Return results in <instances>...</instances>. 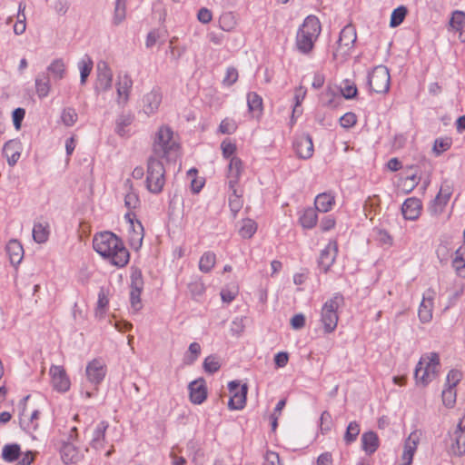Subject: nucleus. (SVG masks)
<instances>
[{"mask_svg":"<svg viewBox=\"0 0 465 465\" xmlns=\"http://www.w3.org/2000/svg\"><path fill=\"white\" fill-rule=\"evenodd\" d=\"M321 34V23L315 15H309L296 35V47L303 54H309Z\"/></svg>","mask_w":465,"mask_h":465,"instance_id":"1","label":"nucleus"},{"mask_svg":"<svg viewBox=\"0 0 465 465\" xmlns=\"http://www.w3.org/2000/svg\"><path fill=\"white\" fill-rule=\"evenodd\" d=\"M173 131L167 126H162L156 134L153 144L152 156L157 158H166L168 161L177 156L179 145L173 139Z\"/></svg>","mask_w":465,"mask_h":465,"instance_id":"2","label":"nucleus"},{"mask_svg":"<svg viewBox=\"0 0 465 465\" xmlns=\"http://www.w3.org/2000/svg\"><path fill=\"white\" fill-rule=\"evenodd\" d=\"M440 356L437 352H430L421 356L414 371L416 383L427 386L438 376Z\"/></svg>","mask_w":465,"mask_h":465,"instance_id":"3","label":"nucleus"},{"mask_svg":"<svg viewBox=\"0 0 465 465\" xmlns=\"http://www.w3.org/2000/svg\"><path fill=\"white\" fill-rule=\"evenodd\" d=\"M165 183V169L159 158L150 156L147 160L146 188L153 193L163 191Z\"/></svg>","mask_w":465,"mask_h":465,"instance_id":"4","label":"nucleus"},{"mask_svg":"<svg viewBox=\"0 0 465 465\" xmlns=\"http://www.w3.org/2000/svg\"><path fill=\"white\" fill-rule=\"evenodd\" d=\"M343 302V296L341 293H335L322 305L321 322L326 333H331L336 329L339 320L337 310Z\"/></svg>","mask_w":465,"mask_h":465,"instance_id":"5","label":"nucleus"},{"mask_svg":"<svg viewBox=\"0 0 465 465\" xmlns=\"http://www.w3.org/2000/svg\"><path fill=\"white\" fill-rule=\"evenodd\" d=\"M357 39L356 28L353 25H345L337 41V48L333 51V58L338 59L339 56L344 57L349 54Z\"/></svg>","mask_w":465,"mask_h":465,"instance_id":"6","label":"nucleus"},{"mask_svg":"<svg viewBox=\"0 0 465 465\" xmlns=\"http://www.w3.org/2000/svg\"><path fill=\"white\" fill-rule=\"evenodd\" d=\"M368 84L371 92L385 94L390 88V74L384 65H379L368 75Z\"/></svg>","mask_w":465,"mask_h":465,"instance_id":"7","label":"nucleus"},{"mask_svg":"<svg viewBox=\"0 0 465 465\" xmlns=\"http://www.w3.org/2000/svg\"><path fill=\"white\" fill-rule=\"evenodd\" d=\"M93 246L101 256H108L113 247L121 246V239L111 232H104L94 237Z\"/></svg>","mask_w":465,"mask_h":465,"instance_id":"8","label":"nucleus"},{"mask_svg":"<svg viewBox=\"0 0 465 465\" xmlns=\"http://www.w3.org/2000/svg\"><path fill=\"white\" fill-rule=\"evenodd\" d=\"M450 444L449 451L454 456H463L465 454V421L461 419L457 424L455 430L449 433Z\"/></svg>","mask_w":465,"mask_h":465,"instance_id":"9","label":"nucleus"},{"mask_svg":"<svg viewBox=\"0 0 465 465\" xmlns=\"http://www.w3.org/2000/svg\"><path fill=\"white\" fill-rule=\"evenodd\" d=\"M239 387L240 382L238 381H232L228 383V389L232 393L228 402V407L231 410H242L245 406L248 386L242 384L240 390Z\"/></svg>","mask_w":465,"mask_h":465,"instance_id":"10","label":"nucleus"},{"mask_svg":"<svg viewBox=\"0 0 465 465\" xmlns=\"http://www.w3.org/2000/svg\"><path fill=\"white\" fill-rule=\"evenodd\" d=\"M106 372V365L102 359H94L88 362L85 369L87 380L94 384L95 388L104 381Z\"/></svg>","mask_w":465,"mask_h":465,"instance_id":"11","label":"nucleus"},{"mask_svg":"<svg viewBox=\"0 0 465 465\" xmlns=\"http://www.w3.org/2000/svg\"><path fill=\"white\" fill-rule=\"evenodd\" d=\"M113 73L105 61H100L97 64V77L95 83V91L105 92L112 87Z\"/></svg>","mask_w":465,"mask_h":465,"instance_id":"12","label":"nucleus"},{"mask_svg":"<svg viewBox=\"0 0 465 465\" xmlns=\"http://www.w3.org/2000/svg\"><path fill=\"white\" fill-rule=\"evenodd\" d=\"M453 192L452 185L447 181L440 186L439 193L436 195L430 206V212L434 214H440L443 212Z\"/></svg>","mask_w":465,"mask_h":465,"instance_id":"13","label":"nucleus"},{"mask_svg":"<svg viewBox=\"0 0 465 465\" xmlns=\"http://www.w3.org/2000/svg\"><path fill=\"white\" fill-rule=\"evenodd\" d=\"M50 374L52 376L53 386L56 391L65 392L69 390L70 381L64 367L56 365L51 366Z\"/></svg>","mask_w":465,"mask_h":465,"instance_id":"14","label":"nucleus"},{"mask_svg":"<svg viewBox=\"0 0 465 465\" xmlns=\"http://www.w3.org/2000/svg\"><path fill=\"white\" fill-rule=\"evenodd\" d=\"M436 292L433 289H428L423 294L418 315L422 322H429L432 318L433 300Z\"/></svg>","mask_w":465,"mask_h":465,"instance_id":"15","label":"nucleus"},{"mask_svg":"<svg viewBox=\"0 0 465 465\" xmlns=\"http://www.w3.org/2000/svg\"><path fill=\"white\" fill-rule=\"evenodd\" d=\"M293 147L299 158L306 160L313 154V143L309 134L297 137L293 143Z\"/></svg>","mask_w":465,"mask_h":465,"instance_id":"16","label":"nucleus"},{"mask_svg":"<svg viewBox=\"0 0 465 465\" xmlns=\"http://www.w3.org/2000/svg\"><path fill=\"white\" fill-rule=\"evenodd\" d=\"M190 400L194 404L203 403L207 397V388L203 378H199L189 383Z\"/></svg>","mask_w":465,"mask_h":465,"instance_id":"17","label":"nucleus"},{"mask_svg":"<svg viewBox=\"0 0 465 465\" xmlns=\"http://www.w3.org/2000/svg\"><path fill=\"white\" fill-rule=\"evenodd\" d=\"M338 252L336 242H330L325 249L321 252L318 261L319 266L326 272L335 261Z\"/></svg>","mask_w":465,"mask_h":465,"instance_id":"18","label":"nucleus"},{"mask_svg":"<svg viewBox=\"0 0 465 465\" xmlns=\"http://www.w3.org/2000/svg\"><path fill=\"white\" fill-rule=\"evenodd\" d=\"M104 257L110 259L112 264L117 267H124L128 263L130 254L127 249L124 246L123 242L121 241V246L113 247L110 250V253L108 254V256Z\"/></svg>","mask_w":465,"mask_h":465,"instance_id":"19","label":"nucleus"},{"mask_svg":"<svg viewBox=\"0 0 465 465\" xmlns=\"http://www.w3.org/2000/svg\"><path fill=\"white\" fill-rule=\"evenodd\" d=\"M242 172V162L238 157H232L228 165V184L230 189H237Z\"/></svg>","mask_w":465,"mask_h":465,"instance_id":"20","label":"nucleus"},{"mask_svg":"<svg viewBox=\"0 0 465 465\" xmlns=\"http://www.w3.org/2000/svg\"><path fill=\"white\" fill-rule=\"evenodd\" d=\"M421 202L417 198H408L402 204L401 212L407 220L414 221L420 214Z\"/></svg>","mask_w":465,"mask_h":465,"instance_id":"21","label":"nucleus"},{"mask_svg":"<svg viewBox=\"0 0 465 465\" xmlns=\"http://www.w3.org/2000/svg\"><path fill=\"white\" fill-rule=\"evenodd\" d=\"M11 264L18 265L24 258V248L18 240H10L5 247Z\"/></svg>","mask_w":465,"mask_h":465,"instance_id":"22","label":"nucleus"},{"mask_svg":"<svg viewBox=\"0 0 465 465\" xmlns=\"http://www.w3.org/2000/svg\"><path fill=\"white\" fill-rule=\"evenodd\" d=\"M107 421H101L97 424L95 430L93 433V438L91 440L90 445L96 450H101L104 448L105 445V431L108 429Z\"/></svg>","mask_w":465,"mask_h":465,"instance_id":"23","label":"nucleus"},{"mask_svg":"<svg viewBox=\"0 0 465 465\" xmlns=\"http://www.w3.org/2000/svg\"><path fill=\"white\" fill-rule=\"evenodd\" d=\"M132 85L133 81L129 75L124 74L123 77L119 78V81L116 84L117 100L119 104H125L127 103Z\"/></svg>","mask_w":465,"mask_h":465,"instance_id":"24","label":"nucleus"},{"mask_svg":"<svg viewBox=\"0 0 465 465\" xmlns=\"http://www.w3.org/2000/svg\"><path fill=\"white\" fill-rule=\"evenodd\" d=\"M143 102V111L146 114L149 115L153 114L158 109L162 102V95L158 91L153 90L144 95Z\"/></svg>","mask_w":465,"mask_h":465,"instance_id":"25","label":"nucleus"},{"mask_svg":"<svg viewBox=\"0 0 465 465\" xmlns=\"http://www.w3.org/2000/svg\"><path fill=\"white\" fill-rule=\"evenodd\" d=\"M18 149L19 142L16 140L7 141L3 147V153L7 158V162L11 166L15 165L20 157Z\"/></svg>","mask_w":465,"mask_h":465,"instance_id":"26","label":"nucleus"},{"mask_svg":"<svg viewBox=\"0 0 465 465\" xmlns=\"http://www.w3.org/2000/svg\"><path fill=\"white\" fill-rule=\"evenodd\" d=\"M361 445L363 450L368 454L374 453L379 447V439L375 432H364L361 436Z\"/></svg>","mask_w":465,"mask_h":465,"instance_id":"27","label":"nucleus"},{"mask_svg":"<svg viewBox=\"0 0 465 465\" xmlns=\"http://www.w3.org/2000/svg\"><path fill=\"white\" fill-rule=\"evenodd\" d=\"M143 239V226L140 221L136 220V226H134L130 232L129 243L134 250L138 251L142 246Z\"/></svg>","mask_w":465,"mask_h":465,"instance_id":"28","label":"nucleus"},{"mask_svg":"<svg viewBox=\"0 0 465 465\" xmlns=\"http://www.w3.org/2000/svg\"><path fill=\"white\" fill-rule=\"evenodd\" d=\"M50 77L47 74H39L35 78V91L39 98H45L50 92Z\"/></svg>","mask_w":465,"mask_h":465,"instance_id":"29","label":"nucleus"},{"mask_svg":"<svg viewBox=\"0 0 465 465\" xmlns=\"http://www.w3.org/2000/svg\"><path fill=\"white\" fill-rule=\"evenodd\" d=\"M49 224L48 223H36L33 228V238L37 243H44L49 237Z\"/></svg>","mask_w":465,"mask_h":465,"instance_id":"30","label":"nucleus"},{"mask_svg":"<svg viewBox=\"0 0 465 465\" xmlns=\"http://www.w3.org/2000/svg\"><path fill=\"white\" fill-rule=\"evenodd\" d=\"M334 203V197L328 193H320L315 198V210L322 212V213H327Z\"/></svg>","mask_w":465,"mask_h":465,"instance_id":"31","label":"nucleus"},{"mask_svg":"<svg viewBox=\"0 0 465 465\" xmlns=\"http://www.w3.org/2000/svg\"><path fill=\"white\" fill-rule=\"evenodd\" d=\"M47 71L54 80L63 79L66 72L63 59H54L47 67Z\"/></svg>","mask_w":465,"mask_h":465,"instance_id":"32","label":"nucleus"},{"mask_svg":"<svg viewBox=\"0 0 465 465\" xmlns=\"http://www.w3.org/2000/svg\"><path fill=\"white\" fill-rule=\"evenodd\" d=\"M317 220V211L313 208H308L300 217V223L305 229H312L316 225Z\"/></svg>","mask_w":465,"mask_h":465,"instance_id":"33","label":"nucleus"},{"mask_svg":"<svg viewBox=\"0 0 465 465\" xmlns=\"http://www.w3.org/2000/svg\"><path fill=\"white\" fill-rule=\"evenodd\" d=\"M61 457L65 464L74 463L77 460V451L74 446L69 442H64L60 450Z\"/></svg>","mask_w":465,"mask_h":465,"instance_id":"34","label":"nucleus"},{"mask_svg":"<svg viewBox=\"0 0 465 465\" xmlns=\"http://www.w3.org/2000/svg\"><path fill=\"white\" fill-rule=\"evenodd\" d=\"M452 266L459 276L465 278V250L462 248L455 252Z\"/></svg>","mask_w":465,"mask_h":465,"instance_id":"35","label":"nucleus"},{"mask_svg":"<svg viewBox=\"0 0 465 465\" xmlns=\"http://www.w3.org/2000/svg\"><path fill=\"white\" fill-rule=\"evenodd\" d=\"M216 255L214 252H204L199 262V269L203 272H209L215 265Z\"/></svg>","mask_w":465,"mask_h":465,"instance_id":"36","label":"nucleus"},{"mask_svg":"<svg viewBox=\"0 0 465 465\" xmlns=\"http://www.w3.org/2000/svg\"><path fill=\"white\" fill-rule=\"evenodd\" d=\"M93 64V61L88 55H85L78 63V67L80 70V81L82 84H84L86 83L87 77L92 72Z\"/></svg>","mask_w":465,"mask_h":465,"instance_id":"37","label":"nucleus"},{"mask_svg":"<svg viewBox=\"0 0 465 465\" xmlns=\"http://www.w3.org/2000/svg\"><path fill=\"white\" fill-rule=\"evenodd\" d=\"M418 440L412 439L411 435L406 440L402 453L403 461L412 462L414 453L417 450Z\"/></svg>","mask_w":465,"mask_h":465,"instance_id":"38","label":"nucleus"},{"mask_svg":"<svg viewBox=\"0 0 465 465\" xmlns=\"http://www.w3.org/2000/svg\"><path fill=\"white\" fill-rule=\"evenodd\" d=\"M21 454L20 447L17 444L5 445L3 449L2 457L7 462H13L19 459Z\"/></svg>","mask_w":465,"mask_h":465,"instance_id":"39","label":"nucleus"},{"mask_svg":"<svg viewBox=\"0 0 465 465\" xmlns=\"http://www.w3.org/2000/svg\"><path fill=\"white\" fill-rule=\"evenodd\" d=\"M203 368L205 372L209 374H213L217 372L221 368V361L217 355H209L207 356L203 364Z\"/></svg>","mask_w":465,"mask_h":465,"instance_id":"40","label":"nucleus"},{"mask_svg":"<svg viewBox=\"0 0 465 465\" xmlns=\"http://www.w3.org/2000/svg\"><path fill=\"white\" fill-rule=\"evenodd\" d=\"M257 230L256 223L252 219H244L239 228V234L242 238H251Z\"/></svg>","mask_w":465,"mask_h":465,"instance_id":"41","label":"nucleus"},{"mask_svg":"<svg viewBox=\"0 0 465 465\" xmlns=\"http://www.w3.org/2000/svg\"><path fill=\"white\" fill-rule=\"evenodd\" d=\"M134 115L130 114L120 115L116 120L115 132L121 136L125 135L127 133L125 127L131 125L134 122Z\"/></svg>","mask_w":465,"mask_h":465,"instance_id":"42","label":"nucleus"},{"mask_svg":"<svg viewBox=\"0 0 465 465\" xmlns=\"http://www.w3.org/2000/svg\"><path fill=\"white\" fill-rule=\"evenodd\" d=\"M408 10L405 6L401 5L392 11L390 25L391 27L399 26L406 17Z\"/></svg>","mask_w":465,"mask_h":465,"instance_id":"43","label":"nucleus"},{"mask_svg":"<svg viewBox=\"0 0 465 465\" xmlns=\"http://www.w3.org/2000/svg\"><path fill=\"white\" fill-rule=\"evenodd\" d=\"M232 191V195L229 197V206L233 215L242 209L243 202L242 200V194L238 193L237 189H230Z\"/></svg>","mask_w":465,"mask_h":465,"instance_id":"44","label":"nucleus"},{"mask_svg":"<svg viewBox=\"0 0 465 465\" xmlns=\"http://www.w3.org/2000/svg\"><path fill=\"white\" fill-rule=\"evenodd\" d=\"M359 434L360 425L356 421H351L344 434V441L346 444H351L356 440Z\"/></svg>","mask_w":465,"mask_h":465,"instance_id":"45","label":"nucleus"},{"mask_svg":"<svg viewBox=\"0 0 465 465\" xmlns=\"http://www.w3.org/2000/svg\"><path fill=\"white\" fill-rule=\"evenodd\" d=\"M247 104L251 112H261L262 109V98L254 92H250L247 94Z\"/></svg>","mask_w":465,"mask_h":465,"instance_id":"46","label":"nucleus"},{"mask_svg":"<svg viewBox=\"0 0 465 465\" xmlns=\"http://www.w3.org/2000/svg\"><path fill=\"white\" fill-rule=\"evenodd\" d=\"M341 93L345 99H353L358 94V89L354 83L345 80L340 87Z\"/></svg>","mask_w":465,"mask_h":465,"instance_id":"47","label":"nucleus"},{"mask_svg":"<svg viewBox=\"0 0 465 465\" xmlns=\"http://www.w3.org/2000/svg\"><path fill=\"white\" fill-rule=\"evenodd\" d=\"M109 302L107 292L104 288H101L98 293V302L97 307L95 310V315L98 317H103L105 308L107 307Z\"/></svg>","mask_w":465,"mask_h":465,"instance_id":"48","label":"nucleus"},{"mask_svg":"<svg viewBox=\"0 0 465 465\" xmlns=\"http://www.w3.org/2000/svg\"><path fill=\"white\" fill-rule=\"evenodd\" d=\"M143 279L142 272L138 268H133L131 274V290L143 291Z\"/></svg>","mask_w":465,"mask_h":465,"instance_id":"49","label":"nucleus"},{"mask_svg":"<svg viewBox=\"0 0 465 465\" xmlns=\"http://www.w3.org/2000/svg\"><path fill=\"white\" fill-rule=\"evenodd\" d=\"M126 4L125 0H116L114 8V24L119 25L125 18Z\"/></svg>","mask_w":465,"mask_h":465,"instance_id":"50","label":"nucleus"},{"mask_svg":"<svg viewBox=\"0 0 465 465\" xmlns=\"http://www.w3.org/2000/svg\"><path fill=\"white\" fill-rule=\"evenodd\" d=\"M465 25V13L454 11L450 20V25L456 31L461 30Z\"/></svg>","mask_w":465,"mask_h":465,"instance_id":"51","label":"nucleus"},{"mask_svg":"<svg viewBox=\"0 0 465 465\" xmlns=\"http://www.w3.org/2000/svg\"><path fill=\"white\" fill-rule=\"evenodd\" d=\"M77 114L75 110L72 107H67L64 109L61 119L64 125L73 126L77 121Z\"/></svg>","mask_w":465,"mask_h":465,"instance_id":"52","label":"nucleus"},{"mask_svg":"<svg viewBox=\"0 0 465 465\" xmlns=\"http://www.w3.org/2000/svg\"><path fill=\"white\" fill-rule=\"evenodd\" d=\"M442 402L447 408H452L456 401L455 388L446 387L442 391Z\"/></svg>","mask_w":465,"mask_h":465,"instance_id":"53","label":"nucleus"},{"mask_svg":"<svg viewBox=\"0 0 465 465\" xmlns=\"http://www.w3.org/2000/svg\"><path fill=\"white\" fill-rule=\"evenodd\" d=\"M220 25L223 30L224 31H230L232 30L235 25V20L234 15L232 13L228 12L222 15L220 17Z\"/></svg>","mask_w":465,"mask_h":465,"instance_id":"54","label":"nucleus"},{"mask_svg":"<svg viewBox=\"0 0 465 465\" xmlns=\"http://www.w3.org/2000/svg\"><path fill=\"white\" fill-rule=\"evenodd\" d=\"M420 176L418 175L417 172L407 175L403 181V186L406 193L411 192L420 183Z\"/></svg>","mask_w":465,"mask_h":465,"instance_id":"55","label":"nucleus"},{"mask_svg":"<svg viewBox=\"0 0 465 465\" xmlns=\"http://www.w3.org/2000/svg\"><path fill=\"white\" fill-rule=\"evenodd\" d=\"M320 430L322 434L328 433L332 426L331 416L329 411H324L320 418Z\"/></svg>","mask_w":465,"mask_h":465,"instance_id":"56","label":"nucleus"},{"mask_svg":"<svg viewBox=\"0 0 465 465\" xmlns=\"http://www.w3.org/2000/svg\"><path fill=\"white\" fill-rule=\"evenodd\" d=\"M450 145H451V141H450V138H439V139H436L435 142H434V145H433V152L437 155H440L443 152H445L448 149H450Z\"/></svg>","mask_w":465,"mask_h":465,"instance_id":"57","label":"nucleus"},{"mask_svg":"<svg viewBox=\"0 0 465 465\" xmlns=\"http://www.w3.org/2000/svg\"><path fill=\"white\" fill-rule=\"evenodd\" d=\"M462 374L460 371L452 369L449 371L446 379V387L455 388L460 382Z\"/></svg>","mask_w":465,"mask_h":465,"instance_id":"58","label":"nucleus"},{"mask_svg":"<svg viewBox=\"0 0 465 465\" xmlns=\"http://www.w3.org/2000/svg\"><path fill=\"white\" fill-rule=\"evenodd\" d=\"M124 205L129 210L136 209L140 205L138 195L134 192L127 193L124 197Z\"/></svg>","mask_w":465,"mask_h":465,"instance_id":"59","label":"nucleus"},{"mask_svg":"<svg viewBox=\"0 0 465 465\" xmlns=\"http://www.w3.org/2000/svg\"><path fill=\"white\" fill-rule=\"evenodd\" d=\"M237 129L236 123L233 120L224 119L221 122L219 130L223 134H233Z\"/></svg>","mask_w":465,"mask_h":465,"instance_id":"60","label":"nucleus"},{"mask_svg":"<svg viewBox=\"0 0 465 465\" xmlns=\"http://www.w3.org/2000/svg\"><path fill=\"white\" fill-rule=\"evenodd\" d=\"M357 122V117L353 113H346L340 118V124L344 128L352 127Z\"/></svg>","mask_w":465,"mask_h":465,"instance_id":"61","label":"nucleus"},{"mask_svg":"<svg viewBox=\"0 0 465 465\" xmlns=\"http://www.w3.org/2000/svg\"><path fill=\"white\" fill-rule=\"evenodd\" d=\"M238 80V71L234 67H228L226 75L223 79V84L231 86Z\"/></svg>","mask_w":465,"mask_h":465,"instance_id":"62","label":"nucleus"},{"mask_svg":"<svg viewBox=\"0 0 465 465\" xmlns=\"http://www.w3.org/2000/svg\"><path fill=\"white\" fill-rule=\"evenodd\" d=\"M141 292H142V291H136V290H131V292H130L131 306L135 312H138L142 308L141 299H140Z\"/></svg>","mask_w":465,"mask_h":465,"instance_id":"63","label":"nucleus"},{"mask_svg":"<svg viewBox=\"0 0 465 465\" xmlns=\"http://www.w3.org/2000/svg\"><path fill=\"white\" fill-rule=\"evenodd\" d=\"M221 148L223 151V154L225 158L232 157V155L236 151L235 143H232L230 141H227V140L223 141V143L221 144Z\"/></svg>","mask_w":465,"mask_h":465,"instance_id":"64","label":"nucleus"}]
</instances>
